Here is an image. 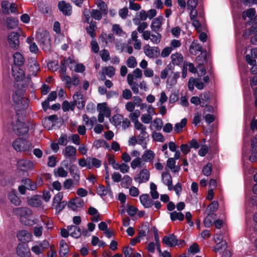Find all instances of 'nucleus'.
Instances as JSON below:
<instances>
[{
  "label": "nucleus",
  "instance_id": "obj_6",
  "mask_svg": "<svg viewBox=\"0 0 257 257\" xmlns=\"http://www.w3.org/2000/svg\"><path fill=\"white\" fill-rule=\"evenodd\" d=\"M18 32H12L8 35V42L10 46L14 49H17L20 45L19 36Z\"/></svg>",
  "mask_w": 257,
  "mask_h": 257
},
{
  "label": "nucleus",
  "instance_id": "obj_34",
  "mask_svg": "<svg viewBox=\"0 0 257 257\" xmlns=\"http://www.w3.org/2000/svg\"><path fill=\"white\" fill-rule=\"evenodd\" d=\"M97 109L99 113H102L105 116L107 117L109 116L110 111L109 108L106 106L105 103H99L97 105Z\"/></svg>",
  "mask_w": 257,
  "mask_h": 257
},
{
  "label": "nucleus",
  "instance_id": "obj_19",
  "mask_svg": "<svg viewBox=\"0 0 257 257\" xmlns=\"http://www.w3.org/2000/svg\"><path fill=\"white\" fill-rule=\"evenodd\" d=\"M163 182L168 187L169 190L173 189L172 178L171 175L168 172H163L162 174Z\"/></svg>",
  "mask_w": 257,
  "mask_h": 257
},
{
  "label": "nucleus",
  "instance_id": "obj_31",
  "mask_svg": "<svg viewBox=\"0 0 257 257\" xmlns=\"http://www.w3.org/2000/svg\"><path fill=\"white\" fill-rule=\"evenodd\" d=\"M202 47L200 44L193 42L190 46L189 52L193 55H196L198 52H202Z\"/></svg>",
  "mask_w": 257,
  "mask_h": 257
},
{
  "label": "nucleus",
  "instance_id": "obj_59",
  "mask_svg": "<svg viewBox=\"0 0 257 257\" xmlns=\"http://www.w3.org/2000/svg\"><path fill=\"white\" fill-rule=\"evenodd\" d=\"M63 199V193L62 192L58 193L54 197L53 200L52 205H54V204H57L61 203V200Z\"/></svg>",
  "mask_w": 257,
  "mask_h": 257
},
{
  "label": "nucleus",
  "instance_id": "obj_22",
  "mask_svg": "<svg viewBox=\"0 0 257 257\" xmlns=\"http://www.w3.org/2000/svg\"><path fill=\"white\" fill-rule=\"evenodd\" d=\"M140 200L142 204L145 208H149L153 205V201L150 198L148 194L141 195L140 196Z\"/></svg>",
  "mask_w": 257,
  "mask_h": 257
},
{
  "label": "nucleus",
  "instance_id": "obj_28",
  "mask_svg": "<svg viewBox=\"0 0 257 257\" xmlns=\"http://www.w3.org/2000/svg\"><path fill=\"white\" fill-rule=\"evenodd\" d=\"M18 20L12 17L8 18L6 20V26L8 29H14L18 26Z\"/></svg>",
  "mask_w": 257,
  "mask_h": 257
},
{
  "label": "nucleus",
  "instance_id": "obj_61",
  "mask_svg": "<svg viewBox=\"0 0 257 257\" xmlns=\"http://www.w3.org/2000/svg\"><path fill=\"white\" fill-rule=\"evenodd\" d=\"M187 4L188 10L195 9L198 4V0H188Z\"/></svg>",
  "mask_w": 257,
  "mask_h": 257
},
{
  "label": "nucleus",
  "instance_id": "obj_9",
  "mask_svg": "<svg viewBox=\"0 0 257 257\" xmlns=\"http://www.w3.org/2000/svg\"><path fill=\"white\" fill-rule=\"evenodd\" d=\"M164 18L163 16H159L153 20L150 27L153 31L157 33L162 31V26Z\"/></svg>",
  "mask_w": 257,
  "mask_h": 257
},
{
  "label": "nucleus",
  "instance_id": "obj_48",
  "mask_svg": "<svg viewBox=\"0 0 257 257\" xmlns=\"http://www.w3.org/2000/svg\"><path fill=\"white\" fill-rule=\"evenodd\" d=\"M55 175H58L61 177H66L67 176V172L62 167H59L57 170H54Z\"/></svg>",
  "mask_w": 257,
  "mask_h": 257
},
{
  "label": "nucleus",
  "instance_id": "obj_46",
  "mask_svg": "<svg viewBox=\"0 0 257 257\" xmlns=\"http://www.w3.org/2000/svg\"><path fill=\"white\" fill-rule=\"evenodd\" d=\"M103 71L105 75L111 78L115 74V68L113 66H108L104 69Z\"/></svg>",
  "mask_w": 257,
  "mask_h": 257
},
{
  "label": "nucleus",
  "instance_id": "obj_26",
  "mask_svg": "<svg viewBox=\"0 0 257 257\" xmlns=\"http://www.w3.org/2000/svg\"><path fill=\"white\" fill-rule=\"evenodd\" d=\"M27 202L29 205L35 207H38L42 204L40 197L38 195L34 196L32 198H28Z\"/></svg>",
  "mask_w": 257,
  "mask_h": 257
},
{
  "label": "nucleus",
  "instance_id": "obj_12",
  "mask_svg": "<svg viewBox=\"0 0 257 257\" xmlns=\"http://www.w3.org/2000/svg\"><path fill=\"white\" fill-rule=\"evenodd\" d=\"M18 167L22 171L32 170L34 168V164L28 160H20L17 163Z\"/></svg>",
  "mask_w": 257,
  "mask_h": 257
},
{
  "label": "nucleus",
  "instance_id": "obj_2",
  "mask_svg": "<svg viewBox=\"0 0 257 257\" xmlns=\"http://www.w3.org/2000/svg\"><path fill=\"white\" fill-rule=\"evenodd\" d=\"M36 39L42 45L44 51H49L50 47V37L46 30H40L36 33Z\"/></svg>",
  "mask_w": 257,
  "mask_h": 257
},
{
  "label": "nucleus",
  "instance_id": "obj_15",
  "mask_svg": "<svg viewBox=\"0 0 257 257\" xmlns=\"http://www.w3.org/2000/svg\"><path fill=\"white\" fill-rule=\"evenodd\" d=\"M12 73L14 79L17 81H22L25 77L24 71L20 67H13Z\"/></svg>",
  "mask_w": 257,
  "mask_h": 257
},
{
  "label": "nucleus",
  "instance_id": "obj_63",
  "mask_svg": "<svg viewBox=\"0 0 257 257\" xmlns=\"http://www.w3.org/2000/svg\"><path fill=\"white\" fill-rule=\"evenodd\" d=\"M188 252H190L192 254H195L199 251L198 245L196 243H194L190 246L188 248Z\"/></svg>",
  "mask_w": 257,
  "mask_h": 257
},
{
  "label": "nucleus",
  "instance_id": "obj_37",
  "mask_svg": "<svg viewBox=\"0 0 257 257\" xmlns=\"http://www.w3.org/2000/svg\"><path fill=\"white\" fill-rule=\"evenodd\" d=\"M187 123V119L183 118L181 120V122L179 123H177L175 124L174 126V131L178 133L180 131H181L182 129L184 127Z\"/></svg>",
  "mask_w": 257,
  "mask_h": 257
},
{
  "label": "nucleus",
  "instance_id": "obj_10",
  "mask_svg": "<svg viewBox=\"0 0 257 257\" xmlns=\"http://www.w3.org/2000/svg\"><path fill=\"white\" fill-rule=\"evenodd\" d=\"M59 10L65 16H70L72 13V7L69 3L65 1H60L58 3Z\"/></svg>",
  "mask_w": 257,
  "mask_h": 257
},
{
  "label": "nucleus",
  "instance_id": "obj_40",
  "mask_svg": "<svg viewBox=\"0 0 257 257\" xmlns=\"http://www.w3.org/2000/svg\"><path fill=\"white\" fill-rule=\"evenodd\" d=\"M123 116L119 114H116L113 116L112 122L116 126L120 125L121 121H123Z\"/></svg>",
  "mask_w": 257,
  "mask_h": 257
},
{
  "label": "nucleus",
  "instance_id": "obj_43",
  "mask_svg": "<svg viewBox=\"0 0 257 257\" xmlns=\"http://www.w3.org/2000/svg\"><path fill=\"white\" fill-rule=\"evenodd\" d=\"M255 10L252 8L249 9L246 11H244L242 13V18L244 20H245L246 17L252 18L255 15Z\"/></svg>",
  "mask_w": 257,
  "mask_h": 257
},
{
  "label": "nucleus",
  "instance_id": "obj_50",
  "mask_svg": "<svg viewBox=\"0 0 257 257\" xmlns=\"http://www.w3.org/2000/svg\"><path fill=\"white\" fill-rule=\"evenodd\" d=\"M91 14L92 17L96 20H100L102 18V13L98 10H92Z\"/></svg>",
  "mask_w": 257,
  "mask_h": 257
},
{
  "label": "nucleus",
  "instance_id": "obj_49",
  "mask_svg": "<svg viewBox=\"0 0 257 257\" xmlns=\"http://www.w3.org/2000/svg\"><path fill=\"white\" fill-rule=\"evenodd\" d=\"M122 251L125 257H132L134 253V249L128 246L123 247Z\"/></svg>",
  "mask_w": 257,
  "mask_h": 257
},
{
  "label": "nucleus",
  "instance_id": "obj_33",
  "mask_svg": "<svg viewBox=\"0 0 257 257\" xmlns=\"http://www.w3.org/2000/svg\"><path fill=\"white\" fill-rule=\"evenodd\" d=\"M149 232V225L148 223L143 224L140 228L139 234L138 235L140 238L146 236Z\"/></svg>",
  "mask_w": 257,
  "mask_h": 257
},
{
  "label": "nucleus",
  "instance_id": "obj_11",
  "mask_svg": "<svg viewBox=\"0 0 257 257\" xmlns=\"http://www.w3.org/2000/svg\"><path fill=\"white\" fill-rule=\"evenodd\" d=\"M17 253L21 257H30V251L27 245L20 243L17 248Z\"/></svg>",
  "mask_w": 257,
  "mask_h": 257
},
{
  "label": "nucleus",
  "instance_id": "obj_53",
  "mask_svg": "<svg viewBox=\"0 0 257 257\" xmlns=\"http://www.w3.org/2000/svg\"><path fill=\"white\" fill-rule=\"evenodd\" d=\"M142 159L140 158H137L131 163V167L133 169H135L136 168H141L142 167Z\"/></svg>",
  "mask_w": 257,
  "mask_h": 257
},
{
  "label": "nucleus",
  "instance_id": "obj_8",
  "mask_svg": "<svg viewBox=\"0 0 257 257\" xmlns=\"http://www.w3.org/2000/svg\"><path fill=\"white\" fill-rule=\"evenodd\" d=\"M150 178L149 171L146 169L142 170L140 173L134 177V180L139 184L148 181Z\"/></svg>",
  "mask_w": 257,
  "mask_h": 257
},
{
  "label": "nucleus",
  "instance_id": "obj_27",
  "mask_svg": "<svg viewBox=\"0 0 257 257\" xmlns=\"http://www.w3.org/2000/svg\"><path fill=\"white\" fill-rule=\"evenodd\" d=\"M69 252V247L66 242L62 240L60 243L59 254L61 257H67Z\"/></svg>",
  "mask_w": 257,
  "mask_h": 257
},
{
  "label": "nucleus",
  "instance_id": "obj_39",
  "mask_svg": "<svg viewBox=\"0 0 257 257\" xmlns=\"http://www.w3.org/2000/svg\"><path fill=\"white\" fill-rule=\"evenodd\" d=\"M97 6L100 9L101 12L104 15H106L108 12L107 5L104 2L99 1L97 2Z\"/></svg>",
  "mask_w": 257,
  "mask_h": 257
},
{
  "label": "nucleus",
  "instance_id": "obj_35",
  "mask_svg": "<svg viewBox=\"0 0 257 257\" xmlns=\"http://www.w3.org/2000/svg\"><path fill=\"white\" fill-rule=\"evenodd\" d=\"M171 59L174 65H178L181 64L183 60V56L179 53L173 54L171 55Z\"/></svg>",
  "mask_w": 257,
  "mask_h": 257
},
{
  "label": "nucleus",
  "instance_id": "obj_62",
  "mask_svg": "<svg viewBox=\"0 0 257 257\" xmlns=\"http://www.w3.org/2000/svg\"><path fill=\"white\" fill-rule=\"evenodd\" d=\"M102 60L104 61H107L109 59V53L108 51L105 49H103L100 52V54Z\"/></svg>",
  "mask_w": 257,
  "mask_h": 257
},
{
  "label": "nucleus",
  "instance_id": "obj_54",
  "mask_svg": "<svg viewBox=\"0 0 257 257\" xmlns=\"http://www.w3.org/2000/svg\"><path fill=\"white\" fill-rule=\"evenodd\" d=\"M126 64L130 68L135 67L137 65L135 58L133 56L129 57L126 61Z\"/></svg>",
  "mask_w": 257,
  "mask_h": 257
},
{
  "label": "nucleus",
  "instance_id": "obj_21",
  "mask_svg": "<svg viewBox=\"0 0 257 257\" xmlns=\"http://www.w3.org/2000/svg\"><path fill=\"white\" fill-rule=\"evenodd\" d=\"M29 100L26 97L23 98L20 101L15 104V108L17 111L26 109L28 106Z\"/></svg>",
  "mask_w": 257,
  "mask_h": 257
},
{
  "label": "nucleus",
  "instance_id": "obj_38",
  "mask_svg": "<svg viewBox=\"0 0 257 257\" xmlns=\"http://www.w3.org/2000/svg\"><path fill=\"white\" fill-rule=\"evenodd\" d=\"M71 63V59L70 58H64L60 62V72H66L67 64Z\"/></svg>",
  "mask_w": 257,
  "mask_h": 257
},
{
  "label": "nucleus",
  "instance_id": "obj_55",
  "mask_svg": "<svg viewBox=\"0 0 257 257\" xmlns=\"http://www.w3.org/2000/svg\"><path fill=\"white\" fill-rule=\"evenodd\" d=\"M10 3L6 1H4L2 3V8L3 13L5 14H9L10 13L9 10Z\"/></svg>",
  "mask_w": 257,
  "mask_h": 257
},
{
  "label": "nucleus",
  "instance_id": "obj_30",
  "mask_svg": "<svg viewBox=\"0 0 257 257\" xmlns=\"http://www.w3.org/2000/svg\"><path fill=\"white\" fill-rule=\"evenodd\" d=\"M22 183L24 184L27 189L30 190H35L37 189V184L32 182L30 179H25L22 180Z\"/></svg>",
  "mask_w": 257,
  "mask_h": 257
},
{
  "label": "nucleus",
  "instance_id": "obj_52",
  "mask_svg": "<svg viewBox=\"0 0 257 257\" xmlns=\"http://www.w3.org/2000/svg\"><path fill=\"white\" fill-rule=\"evenodd\" d=\"M190 102L196 105L200 104L202 107L206 106V104H205L204 102H202L200 97H198L197 96L192 97L190 99Z\"/></svg>",
  "mask_w": 257,
  "mask_h": 257
},
{
  "label": "nucleus",
  "instance_id": "obj_45",
  "mask_svg": "<svg viewBox=\"0 0 257 257\" xmlns=\"http://www.w3.org/2000/svg\"><path fill=\"white\" fill-rule=\"evenodd\" d=\"M196 62L198 64L199 66L203 65L206 61V54L205 53H201L198 55L196 59Z\"/></svg>",
  "mask_w": 257,
  "mask_h": 257
},
{
  "label": "nucleus",
  "instance_id": "obj_4",
  "mask_svg": "<svg viewBox=\"0 0 257 257\" xmlns=\"http://www.w3.org/2000/svg\"><path fill=\"white\" fill-rule=\"evenodd\" d=\"M28 70L31 74H29L27 76L28 81L30 80V75L36 76L37 73L40 70L39 65L37 60L34 58H30L28 60V64L27 65Z\"/></svg>",
  "mask_w": 257,
  "mask_h": 257
},
{
  "label": "nucleus",
  "instance_id": "obj_29",
  "mask_svg": "<svg viewBox=\"0 0 257 257\" xmlns=\"http://www.w3.org/2000/svg\"><path fill=\"white\" fill-rule=\"evenodd\" d=\"M14 62L16 66H21L25 62V59L22 54L19 52H16L13 55Z\"/></svg>",
  "mask_w": 257,
  "mask_h": 257
},
{
  "label": "nucleus",
  "instance_id": "obj_44",
  "mask_svg": "<svg viewBox=\"0 0 257 257\" xmlns=\"http://www.w3.org/2000/svg\"><path fill=\"white\" fill-rule=\"evenodd\" d=\"M227 247V243L225 241H221L217 243L216 246L214 248L215 252L219 251L220 250H224Z\"/></svg>",
  "mask_w": 257,
  "mask_h": 257
},
{
  "label": "nucleus",
  "instance_id": "obj_42",
  "mask_svg": "<svg viewBox=\"0 0 257 257\" xmlns=\"http://www.w3.org/2000/svg\"><path fill=\"white\" fill-rule=\"evenodd\" d=\"M155 154L151 150H148L145 152L143 155V158L145 161H151L154 158Z\"/></svg>",
  "mask_w": 257,
  "mask_h": 257
},
{
  "label": "nucleus",
  "instance_id": "obj_20",
  "mask_svg": "<svg viewBox=\"0 0 257 257\" xmlns=\"http://www.w3.org/2000/svg\"><path fill=\"white\" fill-rule=\"evenodd\" d=\"M68 230L70 232V235L76 238H78L81 235V229L77 225H69L67 227Z\"/></svg>",
  "mask_w": 257,
  "mask_h": 257
},
{
  "label": "nucleus",
  "instance_id": "obj_18",
  "mask_svg": "<svg viewBox=\"0 0 257 257\" xmlns=\"http://www.w3.org/2000/svg\"><path fill=\"white\" fill-rule=\"evenodd\" d=\"M8 198L10 202L15 206H19L21 205V200L17 195L16 191L12 190L8 194Z\"/></svg>",
  "mask_w": 257,
  "mask_h": 257
},
{
  "label": "nucleus",
  "instance_id": "obj_25",
  "mask_svg": "<svg viewBox=\"0 0 257 257\" xmlns=\"http://www.w3.org/2000/svg\"><path fill=\"white\" fill-rule=\"evenodd\" d=\"M69 172L73 178L75 184L78 183L80 179V176L77 166L75 165L71 166L69 168Z\"/></svg>",
  "mask_w": 257,
  "mask_h": 257
},
{
  "label": "nucleus",
  "instance_id": "obj_1",
  "mask_svg": "<svg viewBox=\"0 0 257 257\" xmlns=\"http://www.w3.org/2000/svg\"><path fill=\"white\" fill-rule=\"evenodd\" d=\"M14 211L21 216V222L26 225H31L34 224V221L31 218L32 211L27 207H18L14 210Z\"/></svg>",
  "mask_w": 257,
  "mask_h": 257
},
{
  "label": "nucleus",
  "instance_id": "obj_17",
  "mask_svg": "<svg viewBox=\"0 0 257 257\" xmlns=\"http://www.w3.org/2000/svg\"><path fill=\"white\" fill-rule=\"evenodd\" d=\"M73 98L77 105L79 109H82L85 106V101L83 100V95L79 92L74 94Z\"/></svg>",
  "mask_w": 257,
  "mask_h": 257
},
{
  "label": "nucleus",
  "instance_id": "obj_57",
  "mask_svg": "<svg viewBox=\"0 0 257 257\" xmlns=\"http://www.w3.org/2000/svg\"><path fill=\"white\" fill-rule=\"evenodd\" d=\"M67 202L65 201L61 202V203H57L55 206L56 213L59 214L66 206Z\"/></svg>",
  "mask_w": 257,
  "mask_h": 257
},
{
  "label": "nucleus",
  "instance_id": "obj_58",
  "mask_svg": "<svg viewBox=\"0 0 257 257\" xmlns=\"http://www.w3.org/2000/svg\"><path fill=\"white\" fill-rule=\"evenodd\" d=\"M218 207V202L217 201H214L212 202L208 206L207 209H209L210 210L209 213H213L214 211L217 210Z\"/></svg>",
  "mask_w": 257,
  "mask_h": 257
},
{
  "label": "nucleus",
  "instance_id": "obj_56",
  "mask_svg": "<svg viewBox=\"0 0 257 257\" xmlns=\"http://www.w3.org/2000/svg\"><path fill=\"white\" fill-rule=\"evenodd\" d=\"M211 171L212 165L210 163H208L204 167L202 170V173L204 175L208 176L211 174Z\"/></svg>",
  "mask_w": 257,
  "mask_h": 257
},
{
  "label": "nucleus",
  "instance_id": "obj_13",
  "mask_svg": "<svg viewBox=\"0 0 257 257\" xmlns=\"http://www.w3.org/2000/svg\"><path fill=\"white\" fill-rule=\"evenodd\" d=\"M178 241V240L175 235L173 234H170L164 237L162 242L167 245L172 247L177 244Z\"/></svg>",
  "mask_w": 257,
  "mask_h": 257
},
{
  "label": "nucleus",
  "instance_id": "obj_36",
  "mask_svg": "<svg viewBox=\"0 0 257 257\" xmlns=\"http://www.w3.org/2000/svg\"><path fill=\"white\" fill-rule=\"evenodd\" d=\"M170 218L172 221H175L177 219L182 221L184 219V215L181 212H177L174 211L170 213Z\"/></svg>",
  "mask_w": 257,
  "mask_h": 257
},
{
  "label": "nucleus",
  "instance_id": "obj_41",
  "mask_svg": "<svg viewBox=\"0 0 257 257\" xmlns=\"http://www.w3.org/2000/svg\"><path fill=\"white\" fill-rule=\"evenodd\" d=\"M96 28L95 23H90V25L86 28L87 33L92 38L94 37L96 35L95 28Z\"/></svg>",
  "mask_w": 257,
  "mask_h": 257
},
{
  "label": "nucleus",
  "instance_id": "obj_16",
  "mask_svg": "<svg viewBox=\"0 0 257 257\" xmlns=\"http://www.w3.org/2000/svg\"><path fill=\"white\" fill-rule=\"evenodd\" d=\"M17 236L21 242H27L31 240L32 235L27 230H20L18 232Z\"/></svg>",
  "mask_w": 257,
  "mask_h": 257
},
{
  "label": "nucleus",
  "instance_id": "obj_7",
  "mask_svg": "<svg viewBox=\"0 0 257 257\" xmlns=\"http://www.w3.org/2000/svg\"><path fill=\"white\" fill-rule=\"evenodd\" d=\"M143 38L145 40H148L150 39L151 41L155 44H158L160 42L162 36L159 33L157 32L156 34H151V32L149 31H145L143 34Z\"/></svg>",
  "mask_w": 257,
  "mask_h": 257
},
{
  "label": "nucleus",
  "instance_id": "obj_32",
  "mask_svg": "<svg viewBox=\"0 0 257 257\" xmlns=\"http://www.w3.org/2000/svg\"><path fill=\"white\" fill-rule=\"evenodd\" d=\"M216 218V215L214 213H208L207 216L204 220V224L205 227H209L213 223L212 219L214 220Z\"/></svg>",
  "mask_w": 257,
  "mask_h": 257
},
{
  "label": "nucleus",
  "instance_id": "obj_64",
  "mask_svg": "<svg viewBox=\"0 0 257 257\" xmlns=\"http://www.w3.org/2000/svg\"><path fill=\"white\" fill-rule=\"evenodd\" d=\"M171 69V65H167V67L163 70L161 72V78L163 79H165L167 78L169 71Z\"/></svg>",
  "mask_w": 257,
  "mask_h": 257
},
{
  "label": "nucleus",
  "instance_id": "obj_51",
  "mask_svg": "<svg viewBox=\"0 0 257 257\" xmlns=\"http://www.w3.org/2000/svg\"><path fill=\"white\" fill-rule=\"evenodd\" d=\"M141 112L139 110L136 109L134 112H132L129 115V117L133 122L138 120V117L140 116Z\"/></svg>",
  "mask_w": 257,
  "mask_h": 257
},
{
  "label": "nucleus",
  "instance_id": "obj_23",
  "mask_svg": "<svg viewBox=\"0 0 257 257\" xmlns=\"http://www.w3.org/2000/svg\"><path fill=\"white\" fill-rule=\"evenodd\" d=\"M149 138V135L148 133H140L138 136V143L142 145L144 149H146Z\"/></svg>",
  "mask_w": 257,
  "mask_h": 257
},
{
  "label": "nucleus",
  "instance_id": "obj_60",
  "mask_svg": "<svg viewBox=\"0 0 257 257\" xmlns=\"http://www.w3.org/2000/svg\"><path fill=\"white\" fill-rule=\"evenodd\" d=\"M152 120V116L150 114H143L141 116V120L146 124L149 123Z\"/></svg>",
  "mask_w": 257,
  "mask_h": 257
},
{
  "label": "nucleus",
  "instance_id": "obj_5",
  "mask_svg": "<svg viewBox=\"0 0 257 257\" xmlns=\"http://www.w3.org/2000/svg\"><path fill=\"white\" fill-rule=\"evenodd\" d=\"M13 130L19 136H23L28 132L27 126L20 118H18L13 125Z\"/></svg>",
  "mask_w": 257,
  "mask_h": 257
},
{
  "label": "nucleus",
  "instance_id": "obj_24",
  "mask_svg": "<svg viewBox=\"0 0 257 257\" xmlns=\"http://www.w3.org/2000/svg\"><path fill=\"white\" fill-rule=\"evenodd\" d=\"M145 53L150 57H154L159 53V49L158 47L155 48H151L149 45H146L144 48Z\"/></svg>",
  "mask_w": 257,
  "mask_h": 257
},
{
  "label": "nucleus",
  "instance_id": "obj_3",
  "mask_svg": "<svg viewBox=\"0 0 257 257\" xmlns=\"http://www.w3.org/2000/svg\"><path fill=\"white\" fill-rule=\"evenodd\" d=\"M31 143L25 139H17L12 143L14 149L18 152H24L30 150Z\"/></svg>",
  "mask_w": 257,
  "mask_h": 257
},
{
  "label": "nucleus",
  "instance_id": "obj_14",
  "mask_svg": "<svg viewBox=\"0 0 257 257\" xmlns=\"http://www.w3.org/2000/svg\"><path fill=\"white\" fill-rule=\"evenodd\" d=\"M76 154V149L72 146H68L65 147L63 152V155L66 158H71L73 161H75Z\"/></svg>",
  "mask_w": 257,
  "mask_h": 257
},
{
  "label": "nucleus",
  "instance_id": "obj_47",
  "mask_svg": "<svg viewBox=\"0 0 257 257\" xmlns=\"http://www.w3.org/2000/svg\"><path fill=\"white\" fill-rule=\"evenodd\" d=\"M152 136L153 139L156 141L160 142H164L165 141L164 137L160 133L153 132Z\"/></svg>",
  "mask_w": 257,
  "mask_h": 257
}]
</instances>
